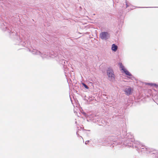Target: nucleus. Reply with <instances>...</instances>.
I'll list each match as a JSON object with an SVG mask.
<instances>
[{"mask_svg":"<svg viewBox=\"0 0 158 158\" xmlns=\"http://www.w3.org/2000/svg\"><path fill=\"white\" fill-rule=\"evenodd\" d=\"M100 38L102 40H106L108 39L109 35V34L106 32H102L100 34Z\"/></svg>","mask_w":158,"mask_h":158,"instance_id":"1","label":"nucleus"},{"mask_svg":"<svg viewBox=\"0 0 158 158\" xmlns=\"http://www.w3.org/2000/svg\"><path fill=\"white\" fill-rule=\"evenodd\" d=\"M107 73L108 77L110 78V79L112 81L114 79V75L112 71L111 70H107Z\"/></svg>","mask_w":158,"mask_h":158,"instance_id":"2","label":"nucleus"},{"mask_svg":"<svg viewBox=\"0 0 158 158\" xmlns=\"http://www.w3.org/2000/svg\"><path fill=\"white\" fill-rule=\"evenodd\" d=\"M133 89L131 88L130 87H129L128 88H126L124 90L126 94L127 95H129L131 94L132 93V91H133Z\"/></svg>","mask_w":158,"mask_h":158,"instance_id":"3","label":"nucleus"},{"mask_svg":"<svg viewBox=\"0 0 158 158\" xmlns=\"http://www.w3.org/2000/svg\"><path fill=\"white\" fill-rule=\"evenodd\" d=\"M111 50L114 52H116L118 48V46L114 44L112 45L111 47Z\"/></svg>","mask_w":158,"mask_h":158,"instance_id":"4","label":"nucleus"},{"mask_svg":"<svg viewBox=\"0 0 158 158\" xmlns=\"http://www.w3.org/2000/svg\"><path fill=\"white\" fill-rule=\"evenodd\" d=\"M122 72H124L127 75L131 76H132L131 74L127 70H122Z\"/></svg>","mask_w":158,"mask_h":158,"instance_id":"5","label":"nucleus"},{"mask_svg":"<svg viewBox=\"0 0 158 158\" xmlns=\"http://www.w3.org/2000/svg\"><path fill=\"white\" fill-rule=\"evenodd\" d=\"M32 52L33 54H36L37 53V52L36 50H34L33 51H32Z\"/></svg>","mask_w":158,"mask_h":158,"instance_id":"6","label":"nucleus"},{"mask_svg":"<svg viewBox=\"0 0 158 158\" xmlns=\"http://www.w3.org/2000/svg\"><path fill=\"white\" fill-rule=\"evenodd\" d=\"M83 85L85 88L87 89H88V86L86 84H85L84 83H83Z\"/></svg>","mask_w":158,"mask_h":158,"instance_id":"7","label":"nucleus"},{"mask_svg":"<svg viewBox=\"0 0 158 158\" xmlns=\"http://www.w3.org/2000/svg\"><path fill=\"white\" fill-rule=\"evenodd\" d=\"M119 65L120 66L121 68L122 69H123V66L122 65V64H119Z\"/></svg>","mask_w":158,"mask_h":158,"instance_id":"8","label":"nucleus"}]
</instances>
